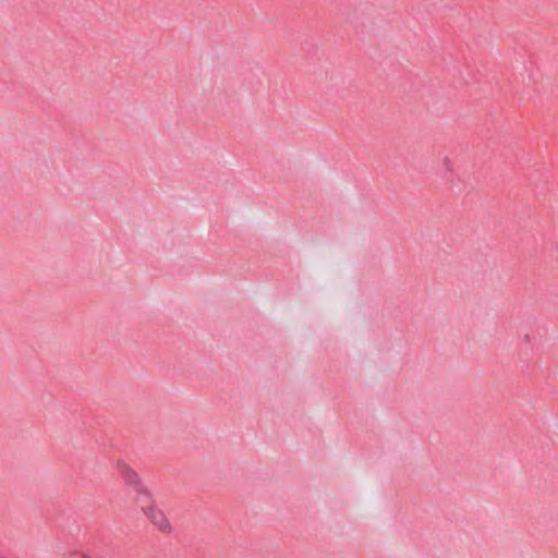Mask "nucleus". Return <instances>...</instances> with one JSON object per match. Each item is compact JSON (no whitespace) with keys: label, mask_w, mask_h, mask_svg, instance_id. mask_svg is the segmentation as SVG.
I'll return each mask as SVG.
<instances>
[{"label":"nucleus","mask_w":558,"mask_h":558,"mask_svg":"<svg viewBox=\"0 0 558 558\" xmlns=\"http://www.w3.org/2000/svg\"><path fill=\"white\" fill-rule=\"evenodd\" d=\"M117 469L126 484L138 487L142 484L140 475L125 462H118Z\"/></svg>","instance_id":"obj_2"},{"label":"nucleus","mask_w":558,"mask_h":558,"mask_svg":"<svg viewBox=\"0 0 558 558\" xmlns=\"http://www.w3.org/2000/svg\"><path fill=\"white\" fill-rule=\"evenodd\" d=\"M146 517L149 521L161 532H170L171 531V522L165 515L161 509H159L156 505H151L144 510Z\"/></svg>","instance_id":"obj_1"},{"label":"nucleus","mask_w":558,"mask_h":558,"mask_svg":"<svg viewBox=\"0 0 558 558\" xmlns=\"http://www.w3.org/2000/svg\"><path fill=\"white\" fill-rule=\"evenodd\" d=\"M71 558H90V557H88V556H86L84 554H75Z\"/></svg>","instance_id":"obj_3"}]
</instances>
